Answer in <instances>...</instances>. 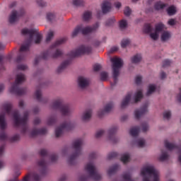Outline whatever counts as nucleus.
Returning a JSON list of instances; mask_svg holds the SVG:
<instances>
[{
  "mask_svg": "<svg viewBox=\"0 0 181 181\" xmlns=\"http://www.w3.org/2000/svg\"><path fill=\"white\" fill-rule=\"evenodd\" d=\"M78 84L81 88H86L90 84V80L83 76H79L78 78Z\"/></svg>",
  "mask_w": 181,
  "mask_h": 181,
  "instance_id": "17",
  "label": "nucleus"
},
{
  "mask_svg": "<svg viewBox=\"0 0 181 181\" xmlns=\"http://www.w3.org/2000/svg\"><path fill=\"white\" fill-rule=\"evenodd\" d=\"M127 25H128V23H127L126 20H122L119 22V28H120V29H125V28H127Z\"/></svg>",
  "mask_w": 181,
  "mask_h": 181,
  "instance_id": "49",
  "label": "nucleus"
},
{
  "mask_svg": "<svg viewBox=\"0 0 181 181\" xmlns=\"http://www.w3.org/2000/svg\"><path fill=\"white\" fill-rule=\"evenodd\" d=\"M3 108L8 115H11V112H12L15 127H20V125H21V134H26V131H28V118L29 117V112L25 111L23 114V117L21 118L19 117L18 110L12 111V103H5L3 105Z\"/></svg>",
  "mask_w": 181,
  "mask_h": 181,
  "instance_id": "3",
  "label": "nucleus"
},
{
  "mask_svg": "<svg viewBox=\"0 0 181 181\" xmlns=\"http://www.w3.org/2000/svg\"><path fill=\"white\" fill-rule=\"evenodd\" d=\"M131 97H132V93H127V95L125 96V98L122 102V108H125V106L129 104V101H131Z\"/></svg>",
  "mask_w": 181,
  "mask_h": 181,
  "instance_id": "21",
  "label": "nucleus"
},
{
  "mask_svg": "<svg viewBox=\"0 0 181 181\" xmlns=\"http://www.w3.org/2000/svg\"><path fill=\"white\" fill-rule=\"evenodd\" d=\"M149 129V125H148V123L144 122L141 124V130L143 132H146Z\"/></svg>",
  "mask_w": 181,
  "mask_h": 181,
  "instance_id": "52",
  "label": "nucleus"
},
{
  "mask_svg": "<svg viewBox=\"0 0 181 181\" xmlns=\"http://www.w3.org/2000/svg\"><path fill=\"white\" fill-rule=\"evenodd\" d=\"M124 13L125 16H129V15H131V8H129L128 6L125 7Z\"/></svg>",
  "mask_w": 181,
  "mask_h": 181,
  "instance_id": "60",
  "label": "nucleus"
},
{
  "mask_svg": "<svg viewBox=\"0 0 181 181\" xmlns=\"http://www.w3.org/2000/svg\"><path fill=\"white\" fill-rule=\"evenodd\" d=\"M20 139H21V136L19 134H16L10 139V141L11 142H16Z\"/></svg>",
  "mask_w": 181,
  "mask_h": 181,
  "instance_id": "54",
  "label": "nucleus"
},
{
  "mask_svg": "<svg viewBox=\"0 0 181 181\" xmlns=\"http://www.w3.org/2000/svg\"><path fill=\"white\" fill-rule=\"evenodd\" d=\"M148 112V103H145L140 110H136L134 112V115L136 119H139L142 115H145Z\"/></svg>",
  "mask_w": 181,
  "mask_h": 181,
  "instance_id": "14",
  "label": "nucleus"
},
{
  "mask_svg": "<svg viewBox=\"0 0 181 181\" xmlns=\"http://www.w3.org/2000/svg\"><path fill=\"white\" fill-rule=\"evenodd\" d=\"M117 156H118V153L112 152V153L108 154L107 159H109V160L115 159V158H117Z\"/></svg>",
  "mask_w": 181,
  "mask_h": 181,
  "instance_id": "50",
  "label": "nucleus"
},
{
  "mask_svg": "<svg viewBox=\"0 0 181 181\" xmlns=\"http://www.w3.org/2000/svg\"><path fill=\"white\" fill-rule=\"evenodd\" d=\"M115 23V18H110L106 21V26H112Z\"/></svg>",
  "mask_w": 181,
  "mask_h": 181,
  "instance_id": "56",
  "label": "nucleus"
},
{
  "mask_svg": "<svg viewBox=\"0 0 181 181\" xmlns=\"http://www.w3.org/2000/svg\"><path fill=\"white\" fill-rule=\"evenodd\" d=\"M141 60H142V56L139 54H137L132 57V63H134L135 64H136V63H139Z\"/></svg>",
  "mask_w": 181,
  "mask_h": 181,
  "instance_id": "32",
  "label": "nucleus"
},
{
  "mask_svg": "<svg viewBox=\"0 0 181 181\" xmlns=\"http://www.w3.org/2000/svg\"><path fill=\"white\" fill-rule=\"evenodd\" d=\"M164 28H165V25L162 23H160L156 25L155 31L157 32V33H159L160 32H162V30H163Z\"/></svg>",
  "mask_w": 181,
  "mask_h": 181,
  "instance_id": "41",
  "label": "nucleus"
},
{
  "mask_svg": "<svg viewBox=\"0 0 181 181\" xmlns=\"http://www.w3.org/2000/svg\"><path fill=\"white\" fill-rule=\"evenodd\" d=\"M118 128L117 127H112L109 131V139L110 141H112L113 144H116V142H118V139L115 137V134H117Z\"/></svg>",
  "mask_w": 181,
  "mask_h": 181,
  "instance_id": "15",
  "label": "nucleus"
},
{
  "mask_svg": "<svg viewBox=\"0 0 181 181\" xmlns=\"http://www.w3.org/2000/svg\"><path fill=\"white\" fill-rule=\"evenodd\" d=\"M73 125L70 122H64L59 127H57L55 129V136L59 138L63 134L64 129H66V131H70Z\"/></svg>",
  "mask_w": 181,
  "mask_h": 181,
  "instance_id": "12",
  "label": "nucleus"
},
{
  "mask_svg": "<svg viewBox=\"0 0 181 181\" xmlns=\"http://www.w3.org/2000/svg\"><path fill=\"white\" fill-rule=\"evenodd\" d=\"M69 64H70V60H66L62 62L57 70V73H62Z\"/></svg>",
  "mask_w": 181,
  "mask_h": 181,
  "instance_id": "23",
  "label": "nucleus"
},
{
  "mask_svg": "<svg viewBox=\"0 0 181 181\" xmlns=\"http://www.w3.org/2000/svg\"><path fill=\"white\" fill-rule=\"evenodd\" d=\"M74 6H84V0H73Z\"/></svg>",
  "mask_w": 181,
  "mask_h": 181,
  "instance_id": "40",
  "label": "nucleus"
},
{
  "mask_svg": "<svg viewBox=\"0 0 181 181\" xmlns=\"http://www.w3.org/2000/svg\"><path fill=\"white\" fill-rule=\"evenodd\" d=\"M93 52V48L91 47L81 45L76 49L71 51L68 56L73 59L74 57H78L82 54H90Z\"/></svg>",
  "mask_w": 181,
  "mask_h": 181,
  "instance_id": "10",
  "label": "nucleus"
},
{
  "mask_svg": "<svg viewBox=\"0 0 181 181\" xmlns=\"http://www.w3.org/2000/svg\"><path fill=\"white\" fill-rule=\"evenodd\" d=\"M155 90H156V86L155 85L151 84L148 86V90L146 93V95H151L153 93H155Z\"/></svg>",
  "mask_w": 181,
  "mask_h": 181,
  "instance_id": "37",
  "label": "nucleus"
},
{
  "mask_svg": "<svg viewBox=\"0 0 181 181\" xmlns=\"http://www.w3.org/2000/svg\"><path fill=\"white\" fill-rule=\"evenodd\" d=\"M4 57L0 55V72L5 70V66H4Z\"/></svg>",
  "mask_w": 181,
  "mask_h": 181,
  "instance_id": "55",
  "label": "nucleus"
},
{
  "mask_svg": "<svg viewBox=\"0 0 181 181\" xmlns=\"http://www.w3.org/2000/svg\"><path fill=\"white\" fill-rule=\"evenodd\" d=\"M150 37H151L153 40H158V37H159V33L156 31L154 33H150Z\"/></svg>",
  "mask_w": 181,
  "mask_h": 181,
  "instance_id": "48",
  "label": "nucleus"
},
{
  "mask_svg": "<svg viewBox=\"0 0 181 181\" xmlns=\"http://www.w3.org/2000/svg\"><path fill=\"white\" fill-rule=\"evenodd\" d=\"M63 56V51L59 49H57L55 52L52 54V59H57V57H62Z\"/></svg>",
  "mask_w": 181,
  "mask_h": 181,
  "instance_id": "33",
  "label": "nucleus"
},
{
  "mask_svg": "<svg viewBox=\"0 0 181 181\" xmlns=\"http://www.w3.org/2000/svg\"><path fill=\"white\" fill-rule=\"evenodd\" d=\"M165 146L168 151H173V149H177V146L175 144L169 143L167 140L165 141Z\"/></svg>",
  "mask_w": 181,
  "mask_h": 181,
  "instance_id": "26",
  "label": "nucleus"
},
{
  "mask_svg": "<svg viewBox=\"0 0 181 181\" xmlns=\"http://www.w3.org/2000/svg\"><path fill=\"white\" fill-rule=\"evenodd\" d=\"M107 78H108V73L105 71H103L100 73V80L101 81H106Z\"/></svg>",
  "mask_w": 181,
  "mask_h": 181,
  "instance_id": "44",
  "label": "nucleus"
},
{
  "mask_svg": "<svg viewBox=\"0 0 181 181\" xmlns=\"http://www.w3.org/2000/svg\"><path fill=\"white\" fill-rule=\"evenodd\" d=\"M168 158L169 155L168 154V153L162 151V154L159 157L158 160H160V162H163L165 160H168Z\"/></svg>",
  "mask_w": 181,
  "mask_h": 181,
  "instance_id": "36",
  "label": "nucleus"
},
{
  "mask_svg": "<svg viewBox=\"0 0 181 181\" xmlns=\"http://www.w3.org/2000/svg\"><path fill=\"white\" fill-rule=\"evenodd\" d=\"M26 80V76L23 74H18L16 75L15 83H13L10 88V93L16 94V95H23L26 93V88H19V85L24 83Z\"/></svg>",
  "mask_w": 181,
  "mask_h": 181,
  "instance_id": "5",
  "label": "nucleus"
},
{
  "mask_svg": "<svg viewBox=\"0 0 181 181\" xmlns=\"http://www.w3.org/2000/svg\"><path fill=\"white\" fill-rule=\"evenodd\" d=\"M92 113L93 111L91 110H88L85 113H83V115L82 117L83 121H88V119L91 118Z\"/></svg>",
  "mask_w": 181,
  "mask_h": 181,
  "instance_id": "29",
  "label": "nucleus"
},
{
  "mask_svg": "<svg viewBox=\"0 0 181 181\" xmlns=\"http://www.w3.org/2000/svg\"><path fill=\"white\" fill-rule=\"evenodd\" d=\"M93 16V13L91 11H87L83 13V19L85 21V22H88V21H90Z\"/></svg>",
  "mask_w": 181,
  "mask_h": 181,
  "instance_id": "27",
  "label": "nucleus"
},
{
  "mask_svg": "<svg viewBox=\"0 0 181 181\" xmlns=\"http://www.w3.org/2000/svg\"><path fill=\"white\" fill-rule=\"evenodd\" d=\"M66 42V38H62L61 40H57L54 44H53L51 46V49H56L57 46H59V45H63Z\"/></svg>",
  "mask_w": 181,
  "mask_h": 181,
  "instance_id": "34",
  "label": "nucleus"
},
{
  "mask_svg": "<svg viewBox=\"0 0 181 181\" xmlns=\"http://www.w3.org/2000/svg\"><path fill=\"white\" fill-rule=\"evenodd\" d=\"M83 141L81 139L75 140L72 144L75 152L69 157L68 162L69 165H74L76 159L81 154V146H83Z\"/></svg>",
  "mask_w": 181,
  "mask_h": 181,
  "instance_id": "7",
  "label": "nucleus"
},
{
  "mask_svg": "<svg viewBox=\"0 0 181 181\" xmlns=\"http://www.w3.org/2000/svg\"><path fill=\"white\" fill-rule=\"evenodd\" d=\"M136 144L139 148H144L145 146V140L144 139H139L136 140Z\"/></svg>",
  "mask_w": 181,
  "mask_h": 181,
  "instance_id": "43",
  "label": "nucleus"
},
{
  "mask_svg": "<svg viewBox=\"0 0 181 181\" xmlns=\"http://www.w3.org/2000/svg\"><path fill=\"white\" fill-rule=\"evenodd\" d=\"M170 37V33H169L167 31H165L164 33H163V34L161 35V40L163 42H166V40H168V39Z\"/></svg>",
  "mask_w": 181,
  "mask_h": 181,
  "instance_id": "38",
  "label": "nucleus"
},
{
  "mask_svg": "<svg viewBox=\"0 0 181 181\" xmlns=\"http://www.w3.org/2000/svg\"><path fill=\"white\" fill-rule=\"evenodd\" d=\"M25 15V9L21 8L19 11H13L9 17V22L11 23H15L21 16H23Z\"/></svg>",
  "mask_w": 181,
  "mask_h": 181,
  "instance_id": "13",
  "label": "nucleus"
},
{
  "mask_svg": "<svg viewBox=\"0 0 181 181\" xmlns=\"http://www.w3.org/2000/svg\"><path fill=\"white\" fill-rule=\"evenodd\" d=\"M93 70L94 71H99V70H101V65L96 64L93 66Z\"/></svg>",
  "mask_w": 181,
  "mask_h": 181,
  "instance_id": "62",
  "label": "nucleus"
},
{
  "mask_svg": "<svg viewBox=\"0 0 181 181\" xmlns=\"http://www.w3.org/2000/svg\"><path fill=\"white\" fill-rule=\"evenodd\" d=\"M52 108L54 110H59L60 112L63 115H69L71 114V109L70 108V105L69 104L63 103V100L59 98L57 99L52 103Z\"/></svg>",
  "mask_w": 181,
  "mask_h": 181,
  "instance_id": "9",
  "label": "nucleus"
},
{
  "mask_svg": "<svg viewBox=\"0 0 181 181\" xmlns=\"http://www.w3.org/2000/svg\"><path fill=\"white\" fill-rule=\"evenodd\" d=\"M141 175L143 176V181H159V171L153 165L144 167Z\"/></svg>",
  "mask_w": 181,
  "mask_h": 181,
  "instance_id": "4",
  "label": "nucleus"
},
{
  "mask_svg": "<svg viewBox=\"0 0 181 181\" xmlns=\"http://www.w3.org/2000/svg\"><path fill=\"white\" fill-rule=\"evenodd\" d=\"M111 11V3L108 1H103L102 4V12L103 13H108Z\"/></svg>",
  "mask_w": 181,
  "mask_h": 181,
  "instance_id": "20",
  "label": "nucleus"
},
{
  "mask_svg": "<svg viewBox=\"0 0 181 181\" xmlns=\"http://www.w3.org/2000/svg\"><path fill=\"white\" fill-rule=\"evenodd\" d=\"M119 169V165L118 164H115L113 166L110 167L107 170V175L111 176V175H114Z\"/></svg>",
  "mask_w": 181,
  "mask_h": 181,
  "instance_id": "24",
  "label": "nucleus"
},
{
  "mask_svg": "<svg viewBox=\"0 0 181 181\" xmlns=\"http://www.w3.org/2000/svg\"><path fill=\"white\" fill-rule=\"evenodd\" d=\"M17 69L18 70H26V69H28V66L20 64V65H18Z\"/></svg>",
  "mask_w": 181,
  "mask_h": 181,
  "instance_id": "63",
  "label": "nucleus"
},
{
  "mask_svg": "<svg viewBox=\"0 0 181 181\" xmlns=\"http://www.w3.org/2000/svg\"><path fill=\"white\" fill-rule=\"evenodd\" d=\"M98 23H96L93 26L83 27V25H77L72 33V37H76L79 33L82 35H88V33H93L98 29Z\"/></svg>",
  "mask_w": 181,
  "mask_h": 181,
  "instance_id": "8",
  "label": "nucleus"
},
{
  "mask_svg": "<svg viewBox=\"0 0 181 181\" xmlns=\"http://www.w3.org/2000/svg\"><path fill=\"white\" fill-rule=\"evenodd\" d=\"M85 169L88 172L90 177L93 179V180H100L101 175L98 173V170L95 168V165L93 163H88Z\"/></svg>",
  "mask_w": 181,
  "mask_h": 181,
  "instance_id": "11",
  "label": "nucleus"
},
{
  "mask_svg": "<svg viewBox=\"0 0 181 181\" xmlns=\"http://www.w3.org/2000/svg\"><path fill=\"white\" fill-rule=\"evenodd\" d=\"M22 35H29V38L26 40L25 44L21 45L20 48V54L17 57V63H21L22 60H24L26 57V53L29 52V49L30 47V45H32V42H33V36H35L36 38L35 40V45H39L40 42H42V39L43 36L42 34L39 33L37 30L33 29H28L23 28L21 30Z\"/></svg>",
  "mask_w": 181,
  "mask_h": 181,
  "instance_id": "2",
  "label": "nucleus"
},
{
  "mask_svg": "<svg viewBox=\"0 0 181 181\" xmlns=\"http://www.w3.org/2000/svg\"><path fill=\"white\" fill-rule=\"evenodd\" d=\"M37 3L39 6H46V2H45L43 0H37Z\"/></svg>",
  "mask_w": 181,
  "mask_h": 181,
  "instance_id": "64",
  "label": "nucleus"
},
{
  "mask_svg": "<svg viewBox=\"0 0 181 181\" xmlns=\"http://www.w3.org/2000/svg\"><path fill=\"white\" fill-rule=\"evenodd\" d=\"M120 160L123 162V163H127V162H129V153L123 154Z\"/></svg>",
  "mask_w": 181,
  "mask_h": 181,
  "instance_id": "39",
  "label": "nucleus"
},
{
  "mask_svg": "<svg viewBox=\"0 0 181 181\" xmlns=\"http://www.w3.org/2000/svg\"><path fill=\"white\" fill-rule=\"evenodd\" d=\"M54 18H56V16L53 13H48L47 14V19L49 22H52V21H53V19H54Z\"/></svg>",
  "mask_w": 181,
  "mask_h": 181,
  "instance_id": "51",
  "label": "nucleus"
},
{
  "mask_svg": "<svg viewBox=\"0 0 181 181\" xmlns=\"http://www.w3.org/2000/svg\"><path fill=\"white\" fill-rule=\"evenodd\" d=\"M112 107H114V104H112V103H107L105 105L103 110H100L98 112V117H100V118H101V117H103V115H105V114L110 112V111H111V110H112Z\"/></svg>",
  "mask_w": 181,
  "mask_h": 181,
  "instance_id": "16",
  "label": "nucleus"
},
{
  "mask_svg": "<svg viewBox=\"0 0 181 181\" xmlns=\"http://www.w3.org/2000/svg\"><path fill=\"white\" fill-rule=\"evenodd\" d=\"M41 156V160L37 162L38 166L41 168L40 173L36 172L31 173L27 175L23 180V181H29V179L33 181H40L42 180V176H45L47 173V162H46V158H49V153L47 150L42 148L39 152ZM52 162H56L57 160V155L52 154L49 156Z\"/></svg>",
  "mask_w": 181,
  "mask_h": 181,
  "instance_id": "1",
  "label": "nucleus"
},
{
  "mask_svg": "<svg viewBox=\"0 0 181 181\" xmlns=\"http://www.w3.org/2000/svg\"><path fill=\"white\" fill-rule=\"evenodd\" d=\"M6 117L5 113L0 114V129H1V131H5V129L8 127Z\"/></svg>",
  "mask_w": 181,
  "mask_h": 181,
  "instance_id": "18",
  "label": "nucleus"
},
{
  "mask_svg": "<svg viewBox=\"0 0 181 181\" xmlns=\"http://www.w3.org/2000/svg\"><path fill=\"white\" fill-rule=\"evenodd\" d=\"M165 6H166V4H162V2H160V1L156 3L154 5V8L156 11L163 9V8H165Z\"/></svg>",
  "mask_w": 181,
  "mask_h": 181,
  "instance_id": "35",
  "label": "nucleus"
},
{
  "mask_svg": "<svg viewBox=\"0 0 181 181\" xmlns=\"http://www.w3.org/2000/svg\"><path fill=\"white\" fill-rule=\"evenodd\" d=\"M45 134H47V129L46 128H41V129H34L31 133V136H37V135H45Z\"/></svg>",
  "mask_w": 181,
  "mask_h": 181,
  "instance_id": "19",
  "label": "nucleus"
},
{
  "mask_svg": "<svg viewBox=\"0 0 181 181\" xmlns=\"http://www.w3.org/2000/svg\"><path fill=\"white\" fill-rule=\"evenodd\" d=\"M139 127H134L130 129L129 134L132 136L135 137L138 136V134H139Z\"/></svg>",
  "mask_w": 181,
  "mask_h": 181,
  "instance_id": "25",
  "label": "nucleus"
},
{
  "mask_svg": "<svg viewBox=\"0 0 181 181\" xmlns=\"http://www.w3.org/2000/svg\"><path fill=\"white\" fill-rule=\"evenodd\" d=\"M170 63L172 62L169 59L164 60L163 62V67H168V66H170Z\"/></svg>",
  "mask_w": 181,
  "mask_h": 181,
  "instance_id": "61",
  "label": "nucleus"
},
{
  "mask_svg": "<svg viewBox=\"0 0 181 181\" xmlns=\"http://www.w3.org/2000/svg\"><path fill=\"white\" fill-rule=\"evenodd\" d=\"M144 95L142 94V90H138L134 95V103H138L139 101H141Z\"/></svg>",
  "mask_w": 181,
  "mask_h": 181,
  "instance_id": "30",
  "label": "nucleus"
},
{
  "mask_svg": "<svg viewBox=\"0 0 181 181\" xmlns=\"http://www.w3.org/2000/svg\"><path fill=\"white\" fill-rule=\"evenodd\" d=\"M167 13L169 16H173L176 14V7L175 6H171L167 8Z\"/></svg>",
  "mask_w": 181,
  "mask_h": 181,
  "instance_id": "31",
  "label": "nucleus"
},
{
  "mask_svg": "<svg viewBox=\"0 0 181 181\" xmlns=\"http://www.w3.org/2000/svg\"><path fill=\"white\" fill-rule=\"evenodd\" d=\"M170 117H172V113L170 110H166L163 112V119H170Z\"/></svg>",
  "mask_w": 181,
  "mask_h": 181,
  "instance_id": "45",
  "label": "nucleus"
},
{
  "mask_svg": "<svg viewBox=\"0 0 181 181\" xmlns=\"http://www.w3.org/2000/svg\"><path fill=\"white\" fill-rule=\"evenodd\" d=\"M112 76L114 83H111V86L114 87L118 83V76H119V69L124 66V62L121 58L117 57L111 58Z\"/></svg>",
  "mask_w": 181,
  "mask_h": 181,
  "instance_id": "6",
  "label": "nucleus"
},
{
  "mask_svg": "<svg viewBox=\"0 0 181 181\" xmlns=\"http://www.w3.org/2000/svg\"><path fill=\"white\" fill-rule=\"evenodd\" d=\"M49 56H50V52L45 51L41 54V59H43V60H47V59H49Z\"/></svg>",
  "mask_w": 181,
  "mask_h": 181,
  "instance_id": "47",
  "label": "nucleus"
},
{
  "mask_svg": "<svg viewBox=\"0 0 181 181\" xmlns=\"http://www.w3.org/2000/svg\"><path fill=\"white\" fill-rule=\"evenodd\" d=\"M152 30H153V28H152V25L149 23H146L143 28V32L144 33H151Z\"/></svg>",
  "mask_w": 181,
  "mask_h": 181,
  "instance_id": "28",
  "label": "nucleus"
},
{
  "mask_svg": "<svg viewBox=\"0 0 181 181\" xmlns=\"http://www.w3.org/2000/svg\"><path fill=\"white\" fill-rule=\"evenodd\" d=\"M54 124H56V117L54 116H52L47 120V125H53Z\"/></svg>",
  "mask_w": 181,
  "mask_h": 181,
  "instance_id": "46",
  "label": "nucleus"
},
{
  "mask_svg": "<svg viewBox=\"0 0 181 181\" xmlns=\"http://www.w3.org/2000/svg\"><path fill=\"white\" fill-rule=\"evenodd\" d=\"M104 130H98L95 134V138H101L104 135Z\"/></svg>",
  "mask_w": 181,
  "mask_h": 181,
  "instance_id": "58",
  "label": "nucleus"
},
{
  "mask_svg": "<svg viewBox=\"0 0 181 181\" xmlns=\"http://www.w3.org/2000/svg\"><path fill=\"white\" fill-rule=\"evenodd\" d=\"M35 97L36 100L39 101V103H45V100L42 97V90H40V88H37L35 90Z\"/></svg>",
  "mask_w": 181,
  "mask_h": 181,
  "instance_id": "22",
  "label": "nucleus"
},
{
  "mask_svg": "<svg viewBox=\"0 0 181 181\" xmlns=\"http://www.w3.org/2000/svg\"><path fill=\"white\" fill-rule=\"evenodd\" d=\"M8 139V136L6 135V133L4 132H1L0 134V141H6Z\"/></svg>",
  "mask_w": 181,
  "mask_h": 181,
  "instance_id": "57",
  "label": "nucleus"
},
{
  "mask_svg": "<svg viewBox=\"0 0 181 181\" xmlns=\"http://www.w3.org/2000/svg\"><path fill=\"white\" fill-rule=\"evenodd\" d=\"M128 45H129V40H122L121 42V47H123V49H124V47H127Z\"/></svg>",
  "mask_w": 181,
  "mask_h": 181,
  "instance_id": "53",
  "label": "nucleus"
},
{
  "mask_svg": "<svg viewBox=\"0 0 181 181\" xmlns=\"http://www.w3.org/2000/svg\"><path fill=\"white\" fill-rule=\"evenodd\" d=\"M135 83L137 84V86H139L142 83V76H137L135 78Z\"/></svg>",
  "mask_w": 181,
  "mask_h": 181,
  "instance_id": "59",
  "label": "nucleus"
},
{
  "mask_svg": "<svg viewBox=\"0 0 181 181\" xmlns=\"http://www.w3.org/2000/svg\"><path fill=\"white\" fill-rule=\"evenodd\" d=\"M54 36V32L52 30H49L47 35L46 42H50L53 37Z\"/></svg>",
  "mask_w": 181,
  "mask_h": 181,
  "instance_id": "42",
  "label": "nucleus"
}]
</instances>
